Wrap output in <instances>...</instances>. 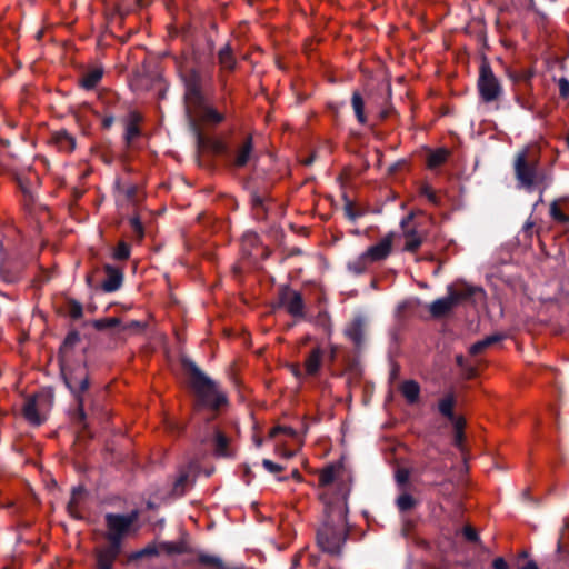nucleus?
I'll use <instances>...</instances> for the list:
<instances>
[{
	"instance_id": "obj_10",
	"label": "nucleus",
	"mask_w": 569,
	"mask_h": 569,
	"mask_svg": "<svg viewBox=\"0 0 569 569\" xmlns=\"http://www.w3.org/2000/svg\"><path fill=\"white\" fill-rule=\"evenodd\" d=\"M269 437L277 441L276 451L284 458L293 457L296 450L302 445L298 432L290 427H274L270 430Z\"/></svg>"
},
{
	"instance_id": "obj_8",
	"label": "nucleus",
	"mask_w": 569,
	"mask_h": 569,
	"mask_svg": "<svg viewBox=\"0 0 569 569\" xmlns=\"http://www.w3.org/2000/svg\"><path fill=\"white\" fill-rule=\"evenodd\" d=\"M392 242V233L385 236L378 243L369 247L358 259L349 262V270L359 274L367 270L371 263L385 260L391 252Z\"/></svg>"
},
{
	"instance_id": "obj_24",
	"label": "nucleus",
	"mask_w": 569,
	"mask_h": 569,
	"mask_svg": "<svg viewBox=\"0 0 569 569\" xmlns=\"http://www.w3.org/2000/svg\"><path fill=\"white\" fill-rule=\"evenodd\" d=\"M351 103L358 121L360 123H365L367 120L365 114V102L359 92H353Z\"/></svg>"
},
{
	"instance_id": "obj_17",
	"label": "nucleus",
	"mask_w": 569,
	"mask_h": 569,
	"mask_svg": "<svg viewBox=\"0 0 569 569\" xmlns=\"http://www.w3.org/2000/svg\"><path fill=\"white\" fill-rule=\"evenodd\" d=\"M108 278L102 283V289L106 292H113L118 290L122 283L121 272L111 266L106 267Z\"/></svg>"
},
{
	"instance_id": "obj_29",
	"label": "nucleus",
	"mask_w": 569,
	"mask_h": 569,
	"mask_svg": "<svg viewBox=\"0 0 569 569\" xmlns=\"http://www.w3.org/2000/svg\"><path fill=\"white\" fill-rule=\"evenodd\" d=\"M83 495L82 488H76L72 490L71 499L68 503V510L71 516L78 517L77 515V505L79 503V500L81 499Z\"/></svg>"
},
{
	"instance_id": "obj_16",
	"label": "nucleus",
	"mask_w": 569,
	"mask_h": 569,
	"mask_svg": "<svg viewBox=\"0 0 569 569\" xmlns=\"http://www.w3.org/2000/svg\"><path fill=\"white\" fill-rule=\"evenodd\" d=\"M325 351L320 347L313 348L305 360V373L315 376L320 370Z\"/></svg>"
},
{
	"instance_id": "obj_20",
	"label": "nucleus",
	"mask_w": 569,
	"mask_h": 569,
	"mask_svg": "<svg viewBox=\"0 0 569 569\" xmlns=\"http://www.w3.org/2000/svg\"><path fill=\"white\" fill-rule=\"evenodd\" d=\"M400 391L407 402L415 403L419 399L420 387L415 380H407L401 383Z\"/></svg>"
},
{
	"instance_id": "obj_25",
	"label": "nucleus",
	"mask_w": 569,
	"mask_h": 569,
	"mask_svg": "<svg viewBox=\"0 0 569 569\" xmlns=\"http://www.w3.org/2000/svg\"><path fill=\"white\" fill-rule=\"evenodd\" d=\"M453 407H455V398L451 395L446 396L439 401L438 409L440 413L448 419H453Z\"/></svg>"
},
{
	"instance_id": "obj_14",
	"label": "nucleus",
	"mask_w": 569,
	"mask_h": 569,
	"mask_svg": "<svg viewBox=\"0 0 569 569\" xmlns=\"http://www.w3.org/2000/svg\"><path fill=\"white\" fill-rule=\"evenodd\" d=\"M281 303L287 311L293 317L303 316V301L301 296L296 291H286L281 295Z\"/></svg>"
},
{
	"instance_id": "obj_44",
	"label": "nucleus",
	"mask_w": 569,
	"mask_h": 569,
	"mask_svg": "<svg viewBox=\"0 0 569 569\" xmlns=\"http://www.w3.org/2000/svg\"><path fill=\"white\" fill-rule=\"evenodd\" d=\"M130 222H131V226H132L133 230L139 234V237H142L143 229H142V224L139 221V219L138 218H132L130 220Z\"/></svg>"
},
{
	"instance_id": "obj_11",
	"label": "nucleus",
	"mask_w": 569,
	"mask_h": 569,
	"mask_svg": "<svg viewBox=\"0 0 569 569\" xmlns=\"http://www.w3.org/2000/svg\"><path fill=\"white\" fill-rule=\"evenodd\" d=\"M478 88L482 99L486 102L496 100L501 92L498 79L495 77L492 70L487 64H482L480 68Z\"/></svg>"
},
{
	"instance_id": "obj_2",
	"label": "nucleus",
	"mask_w": 569,
	"mask_h": 569,
	"mask_svg": "<svg viewBox=\"0 0 569 569\" xmlns=\"http://www.w3.org/2000/svg\"><path fill=\"white\" fill-rule=\"evenodd\" d=\"M346 492L337 502V508L327 509V520L317 532L318 546L325 552L338 555L347 539Z\"/></svg>"
},
{
	"instance_id": "obj_31",
	"label": "nucleus",
	"mask_w": 569,
	"mask_h": 569,
	"mask_svg": "<svg viewBox=\"0 0 569 569\" xmlns=\"http://www.w3.org/2000/svg\"><path fill=\"white\" fill-rule=\"evenodd\" d=\"M497 340V337H488L481 341H478L470 347V353L477 355L481 352L485 348H487L489 345L496 342Z\"/></svg>"
},
{
	"instance_id": "obj_47",
	"label": "nucleus",
	"mask_w": 569,
	"mask_h": 569,
	"mask_svg": "<svg viewBox=\"0 0 569 569\" xmlns=\"http://www.w3.org/2000/svg\"><path fill=\"white\" fill-rule=\"evenodd\" d=\"M407 478H408L407 472L399 471V472L397 473V480H398L399 482H401V483H402V482H406V481H407Z\"/></svg>"
},
{
	"instance_id": "obj_43",
	"label": "nucleus",
	"mask_w": 569,
	"mask_h": 569,
	"mask_svg": "<svg viewBox=\"0 0 569 569\" xmlns=\"http://www.w3.org/2000/svg\"><path fill=\"white\" fill-rule=\"evenodd\" d=\"M70 316L72 318H80L82 316V307L79 303H73L70 308Z\"/></svg>"
},
{
	"instance_id": "obj_1",
	"label": "nucleus",
	"mask_w": 569,
	"mask_h": 569,
	"mask_svg": "<svg viewBox=\"0 0 569 569\" xmlns=\"http://www.w3.org/2000/svg\"><path fill=\"white\" fill-rule=\"evenodd\" d=\"M184 106L190 124L199 139L202 136L201 126H216L224 119L221 112L204 101L196 73L186 82Z\"/></svg>"
},
{
	"instance_id": "obj_35",
	"label": "nucleus",
	"mask_w": 569,
	"mask_h": 569,
	"mask_svg": "<svg viewBox=\"0 0 569 569\" xmlns=\"http://www.w3.org/2000/svg\"><path fill=\"white\" fill-rule=\"evenodd\" d=\"M420 193L425 196L430 202L436 203L437 202V194L435 190L428 186L425 184L420 188Z\"/></svg>"
},
{
	"instance_id": "obj_32",
	"label": "nucleus",
	"mask_w": 569,
	"mask_h": 569,
	"mask_svg": "<svg viewBox=\"0 0 569 569\" xmlns=\"http://www.w3.org/2000/svg\"><path fill=\"white\" fill-rule=\"evenodd\" d=\"M130 256V247L126 242H120L113 251L116 260H126Z\"/></svg>"
},
{
	"instance_id": "obj_51",
	"label": "nucleus",
	"mask_w": 569,
	"mask_h": 569,
	"mask_svg": "<svg viewBox=\"0 0 569 569\" xmlns=\"http://www.w3.org/2000/svg\"><path fill=\"white\" fill-rule=\"evenodd\" d=\"M112 120L111 119H106L104 120V126L106 127H109L111 124Z\"/></svg>"
},
{
	"instance_id": "obj_52",
	"label": "nucleus",
	"mask_w": 569,
	"mask_h": 569,
	"mask_svg": "<svg viewBox=\"0 0 569 569\" xmlns=\"http://www.w3.org/2000/svg\"><path fill=\"white\" fill-rule=\"evenodd\" d=\"M169 550H170V551H174V552H180V551H181V549H180V548H170Z\"/></svg>"
},
{
	"instance_id": "obj_49",
	"label": "nucleus",
	"mask_w": 569,
	"mask_h": 569,
	"mask_svg": "<svg viewBox=\"0 0 569 569\" xmlns=\"http://www.w3.org/2000/svg\"><path fill=\"white\" fill-rule=\"evenodd\" d=\"M462 437H463V433L461 432L460 435L456 432L455 435V440H456V443L457 445H460L461 441H462Z\"/></svg>"
},
{
	"instance_id": "obj_26",
	"label": "nucleus",
	"mask_w": 569,
	"mask_h": 569,
	"mask_svg": "<svg viewBox=\"0 0 569 569\" xmlns=\"http://www.w3.org/2000/svg\"><path fill=\"white\" fill-rule=\"evenodd\" d=\"M219 63L227 70H232L234 68L236 61L228 46L219 51Z\"/></svg>"
},
{
	"instance_id": "obj_53",
	"label": "nucleus",
	"mask_w": 569,
	"mask_h": 569,
	"mask_svg": "<svg viewBox=\"0 0 569 569\" xmlns=\"http://www.w3.org/2000/svg\"><path fill=\"white\" fill-rule=\"evenodd\" d=\"M457 361H458L459 365H461L462 363V356H458L457 357Z\"/></svg>"
},
{
	"instance_id": "obj_3",
	"label": "nucleus",
	"mask_w": 569,
	"mask_h": 569,
	"mask_svg": "<svg viewBox=\"0 0 569 569\" xmlns=\"http://www.w3.org/2000/svg\"><path fill=\"white\" fill-rule=\"evenodd\" d=\"M539 159L540 152L536 146H528L518 152L513 167L521 186L530 188L540 181Z\"/></svg>"
},
{
	"instance_id": "obj_46",
	"label": "nucleus",
	"mask_w": 569,
	"mask_h": 569,
	"mask_svg": "<svg viewBox=\"0 0 569 569\" xmlns=\"http://www.w3.org/2000/svg\"><path fill=\"white\" fill-rule=\"evenodd\" d=\"M291 372L297 377L300 378L302 372L299 365H291Z\"/></svg>"
},
{
	"instance_id": "obj_55",
	"label": "nucleus",
	"mask_w": 569,
	"mask_h": 569,
	"mask_svg": "<svg viewBox=\"0 0 569 569\" xmlns=\"http://www.w3.org/2000/svg\"><path fill=\"white\" fill-rule=\"evenodd\" d=\"M62 373H64V376L67 375L64 369L62 370Z\"/></svg>"
},
{
	"instance_id": "obj_21",
	"label": "nucleus",
	"mask_w": 569,
	"mask_h": 569,
	"mask_svg": "<svg viewBox=\"0 0 569 569\" xmlns=\"http://www.w3.org/2000/svg\"><path fill=\"white\" fill-rule=\"evenodd\" d=\"M405 236V250L415 252L422 243V238L415 230H407Z\"/></svg>"
},
{
	"instance_id": "obj_27",
	"label": "nucleus",
	"mask_w": 569,
	"mask_h": 569,
	"mask_svg": "<svg viewBox=\"0 0 569 569\" xmlns=\"http://www.w3.org/2000/svg\"><path fill=\"white\" fill-rule=\"evenodd\" d=\"M140 118L137 113H131L130 114V119L127 123V128H126V139L128 140V142H130L131 140H133L136 137H138L139 134V128H138V122H139Z\"/></svg>"
},
{
	"instance_id": "obj_38",
	"label": "nucleus",
	"mask_w": 569,
	"mask_h": 569,
	"mask_svg": "<svg viewBox=\"0 0 569 569\" xmlns=\"http://www.w3.org/2000/svg\"><path fill=\"white\" fill-rule=\"evenodd\" d=\"M154 553V549L153 548H150V547H147L138 552H134L132 553L130 557H129V560H137V559H140L144 556H149V555H153Z\"/></svg>"
},
{
	"instance_id": "obj_7",
	"label": "nucleus",
	"mask_w": 569,
	"mask_h": 569,
	"mask_svg": "<svg viewBox=\"0 0 569 569\" xmlns=\"http://www.w3.org/2000/svg\"><path fill=\"white\" fill-rule=\"evenodd\" d=\"M191 385L204 406L217 410L227 402L226 395L198 369L192 370Z\"/></svg>"
},
{
	"instance_id": "obj_19",
	"label": "nucleus",
	"mask_w": 569,
	"mask_h": 569,
	"mask_svg": "<svg viewBox=\"0 0 569 569\" xmlns=\"http://www.w3.org/2000/svg\"><path fill=\"white\" fill-rule=\"evenodd\" d=\"M52 141L60 151L71 152L76 148V140L67 131H58L52 136Z\"/></svg>"
},
{
	"instance_id": "obj_9",
	"label": "nucleus",
	"mask_w": 569,
	"mask_h": 569,
	"mask_svg": "<svg viewBox=\"0 0 569 569\" xmlns=\"http://www.w3.org/2000/svg\"><path fill=\"white\" fill-rule=\"evenodd\" d=\"M53 403V393L42 390L28 398L23 405V417L32 425L39 426L49 413Z\"/></svg>"
},
{
	"instance_id": "obj_39",
	"label": "nucleus",
	"mask_w": 569,
	"mask_h": 569,
	"mask_svg": "<svg viewBox=\"0 0 569 569\" xmlns=\"http://www.w3.org/2000/svg\"><path fill=\"white\" fill-rule=\"evenodd\" d=\"M118 323H119L118 319L110 318V319L97 321L96 327L101 329V328H106V327H113Z\"/></svg>"
},
{
	"instance_id": "obj_41",
	"label": "nucleus",
	"mask_w": 569,
	"mask_h": 569,
	"mask_svg": "<svg viewBox=\"0 0 569 569\" xmlns=\"http://www.w3.org/2000/svg\"><path fill=\"white\" fill-rule=\"evenodd\" d=\"M463 535L465 537L470 540V541H476L478 539V535L477 532L475 531V529L470 526H466L463 528Z\"/></svg>"
},
{
	"instance_id": "obj_34",
	"label": "nucleus",
	"mask_w": 569,
	"mask_h": 569,
	"mask_svg": "<svg viewBox=\"0 0 569 569\" xmlns=\"http://www.w3.org/2000/svg\"><path fill=\"white\" fill-rule=\"evenodd\" d=\"M550 213L552 218L559 222H566L568 220V217L561 211V209L556 202L551 204Z\"/></svg>"
},
{
	"instance_id": "obj_6",
	"label": "nucleus",
	"mask_w": 569,
	"mask_h": 569,
	"mask_svg": "<svg viewBox=\"0 0 569 569\" xmlns=\"http://www.w3.org/2000/svg\"><path fill=\"white\" fill-rule=\"evenodd\" d=\"M339 471V468L329 466L319 473V486L322 489L320 497L327 509L337 508V502L343 491L346 492V499L348 498L347 487L337 481Z\"/></svg>"
},
{
	"instance_id": "obj_5",
	"label": "nucleus",
	"mask_w": 569,
	"mask_h": 569,
	"mask_svg": "<svg viewBox=\"0 0 569 569\" xmlns=\"http://www.w3.org/2000/svg\"><path fill=\"white\" fill-rule=\"evenodd\" d=\"M476 292H482L478 288L470 286H449L447 296L435 300L429 306V312L435 318H441L448 315L461 301L470 298Z\"/></svg>"
},
{
	"instance_id": "obj_22",
	"label": "nucleus",
	"mask_w": 569,
	"mask_h": 569,
	"mask_svg": "<svg viewBox=\"0 0 569 569\" xmlns=\"http://www.w3.org/2000/svg\"><path fill=\"white\" fill-rule=\"evenodd\" d=\"M102 74L103 71L100 68L89 70L81 79L82 87L86 89L94 88L97 83L101 80Z\"/></svg>"
},
{
	"instance_id": "obj_45",
	"label": "nucleus",
	"mask_w": 569,
	"mask_h": 569,
	"mask_svg": "<svg viewBox=\"0 0 569 569\" xmlns=\"http://www.w3.org/2000/svg\"><path fill=\"white\" fill-rule=\"evenodd\" d=\"M493 569H508V563L501 557L496 558L492 562Z\"/></svg>"
},
{
	"instance_id": "obj_50",
	"label": "nucleus",
	"mask_w": 569,
	"mask_h": 569,
	"mask_svg": "<svg viewBox=\"0 0 569 569\" xmlns=\"http://www.w3.org/2000/svg\"><path fill=\"white\" fill-rule=\"evenodd\" d=\"M223 150H224L223 144H222V143H220V142H219V143H217V151H218V152H223Z\"/></svg>"
},
{
	"instance_id": "obj_18",
	"label": "nucleus",
	"mask_w": 569,
	"mask_h": 569,
	"mask_svg": "<svg viewBox=\"0 0 569 569\" xmlns=\"http://www.w3.org/2000/svg\"><path fill=\"white\" fill-rule=\"evenodd\" d=\"M213 449L214 453L219 457H229L232 455V450L230 448V440L220 430L214 431Z\"/></svg>"
},
{
	"instance_id": "obj_30",
	"label": "nucleus",
	"mask_w": 569,
	"mask_h": 569,
	"mask_svg": "<svg viewBox=\"0 0 569 569\" xmlns=\"http://www.w3.org/2000/svg\"><path fill=\"white\" fill-rule=\"evenodd\" d=\"M397 506L401 511L410 510L415 506V499L409 493H402L397 499Z\"/></svg>"
},
{
	"instance_id": "obj_37",
	"label": "nucleus",
	"mask_w": 569,
	"mask_h": 569,
	"mask_svg": "<svg viewBox=\"0 0 569 569\" xmlns=\"http://www.w3.org/2000/svg\"><path fill=\"white\" fill-rule=\"evenodd\" d=\"M262 465L271 473L279 472V471H281L283 469L280 465H277V463L272 462L269 459H264L262 461Z\"/></svg>"
},
{
	"instance_id": "obj_54",
	"label": "nucleus",
	"mask_w": 569,
	"mask_h": 569,
	"mask_svg": "<svg viewBox=\"0 0 569 569\" xmlns=\"http://www.w3.org/2000/svg\"><path fill=\"white\" fill-rule=\"evenodd\" d=\"M473 376V370L471 369L470 372L468 373V377H472Z\"/></svg>"
},
{
	"instance_id": "obj_33",
	"label": "nucleus",
	"mask_w": 569,
	"mask_h": 569,
	"mask_svg": "<svg viewBox=\"0 0 569 569\" xmlns=\"http://www.w3.org/2000/svg\"><path fill=\"white\" fill-rule=\"evenodd\" d=\"M151 1L152 0H122V6L127 11H131L147 7L151 3Z\"/></svg>"
},
{
	"instance_id": "obj_23",
	"label": "nucleus",
	"mask_w": 569,
	"mask_h": 569,
	"mask_svg": "<svg viewBox=\"0 0 569 569\" xmlns=\"http://www.w3.org/2000/svg\"><path fill=\"white\" fill-rule=\"evenodd\" d=\"M448 151L446 149H438L428 154L427 166L430 169H435L446 162L448 158Z\"/></svg>"
},
{
	"instance_id": "obj_40",
	"label": "nucleus",
	"mask_w": 569,
	"mask_h": 569,
	"mask_svg": "<svg viewBox=\"0 0 569 569\" xmlns=\"http://www.w3.org/2000/svg\"><path fill=\"white\" fill-rule=\"evenodd\" d=\"M449 420L452 422L457 433L460 435L465 427V420L462 418L456 417V416H453V419H449Z\"/></svg>"
},
{
	"instance_id": "obj_48",
	"label": "nucleus",
	"mask_w": 569,
	"mask_h": 569,
	"mask_svg": "<svg viewBox=\"0 0 569 569\" xmlns=\"http://www.w3.org/2000/svg\"><path fill=\"white\" fill-rule=\"evenodd\" d=\"M521 569H538L537 565L532 561H529L526 566H523Z\"/></svg>"
},
{
	"instance_id": "obj_36",
	"label": "nucleus",
	"mask_w": 569,
	"mask_h": 569,
	"mask_svg": "<svg viewBox=\"0 0 569 569\" xmlns=\"http://www.w3.org/2000/svg\"><path fill=\"white\" fill-rule=\"evenodd\" d=\"M187 481H188V476L187 475H181L177 479V481L174 483V488H173V490H174V492L177 495H182L184 492V485H186Z\"/></svg>"
},
{
	"instance_id": "obj_15",
	"label": "nucleus",
	"mask_w": 569,
	"mask_h": 569,
	"mask_svg": "<svg viewBox=\"0 0 569 569\" xmlns=\"http://www.w3.org/2000/svg\"><path fill=\"white\" fill-rule=\"evenodd\" d=\"M252 140L251 138H247L242 143H240L234 150L233 164L236 167H244L252 159Z\"/></svg>"
},
{
	"instance_id": "obj_13",
	"label": "nucleus",
	"mask_w": 569,
	"mask_h": 569,
	"mask_svg": "<svg viewBox=\"0 0 569 569\" xmlns=\"http://www.w3.org/2000/svg\"><path fill=\"white\" fill-rule=\"evenodd\" d=\"M120 546L112 545L97 551V569H112L113 562L120 553Z\"/></svg>"
},
{
	"instance_id": "obj_28",
	"label": "nucleus",
	"mask_w": 569,
	"mask_h": 569,
	"mask_svg": "<svg viewBox=\"0 0 569 569\" xmlns=\"http://www.w3.org/2000/svg\"><path fill=\"white\" fill-rule=\"evenodd\" d=\"M199 562L203 566H207L211 569H228L220 558L211 555H200Z\"/></svg>"
},
{
	"instance_id": "obj_12",
	"label": "nucleus",
	"mask_w": 569,
	"mask_h": 569,
	"mask_svg": "<svg viewBox=\"0 0 569 569\" xmlns=\"http://www.w3.org/2000/svg\"><path fill=\"white\" fill-rule=\"evenodd\" d=\"M66 383L69 389L77 395L79 411L81 417H83V405L80 393L86 391L89 386L86 369L79 367L77 371L71 372L70 375H66Z\"/></svg>"
},
{
	"instance_id": "obj_42",
	"label": "nucleus",
	"mask_w": 569,
	"mask_h": 569,
	"mask_svg": "<svg viewBox=\"0 0 569 569\" xmlns=\"http://www.w3.org/2000/svg\"><path fill=\"white\" fill-rule=\"evenodd\" d=\"M559 91L562 97L569 96V81L565 78L559 81Z\"/></svg>"
},
{
	"instance_id": "obj_4",
	"label": "nucleus",
	"mask_w": 569,
	"mask_h": 569,
	"mask_svg": "<svg viewBox=\"0 0 569 569\" xmlns=\"http://www.w3.org/2000/svg\"><path fill=\"white\" fill-rule=\"evenodd\" d=\"M137 511L128 515L108 513L106 516V537L109 542L121 547L122 539L137 532Z\"/></svg>"
}]
</instances>
